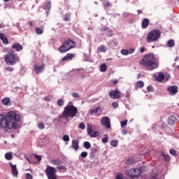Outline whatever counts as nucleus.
I'll return each mask as SVG.
<instances>
[{
	"instance_id": "42",
	"label": "nucleus",
	"mask_w": 179,
	"mask_h": 179,
	"mask_svg": "<svg viewBox=\"0 0 179 179\" xmlns=\"http://www.w3.org/2000/svg\"><path fill=\"white\" fill-rule=\"evenodd\" d=\"M130 96H131V90H127L125 94L126 99H129Z\"/></svg>"
},
{
	"instance_id": "22",
	"label": "nucleus",
	"mask_w": 179,
	"mask_h": 179,
	"mask_svg": "<svg viewBox=\"0 0 179 179\" xmlns=\"http://www.w3.org/2000/svg\"><path fill=\"white\" fill-rule=\"evenodd\" d=\"M156 80L158 82H163V80H164V74L159 73L156 78Z\"/></svg>"
},
{
	"instance_id": "54",
	"label": "nucleus",
	"mask_w": 179,
	"mask_h": 179,
	"mask_svg": "<svg viewBox=\"0 0 179 179\" xmlns=\"http://www.w3.org/2000/svg\"><path fill=\"white\" fill-rule=\"evenodd\" d=\"M151 177L152 179H156L157 178V173H152Z\"/></svg>"
},
{
	"instance_id": "64",
	"label": "nucleus",
	"mask_w": 179,
	"mask_h": 179,
	"mask_svg": "<svg viewBox=\"0 0 179 179\" xmlns=\"http://www.w3.org/2000/svg\"><path fill=\"white\" fill-rule=\"evenodd\" d=\"M106 6H111V3H110V1H108L106 3Z\"/></svg>"
},
{
	"instance_id": "26",
	"label": "nucleus",
	"mask_w": 179,
	"mask_h": 179,
	"mask_svg": "<svg viewBox=\"0 0 179 179\" xmlns=\"http://www.w3.org/2000/svg\"><path fill=\"white\" fill-rule=\"evenodd\" d=\"M36 33L38 35L43 34L44 33V29H43V28L37 27L36 29Z\"/></svg>"
},
{
	"instance_id": "44",
	"label": "nucleus",
	"mask_w": 179,
	"mask_h": 179,
	"mask_svg": "<svg viewBox=\"0 0 179 179\" xmlns=\"http://www.w3.org/2000/svg\"><path fill=\"white\" fill-rule=\"evenodd\" d=\"M81 157L85 158L87 157V152H83L80 154Z\"/></svg>"
},
{
	"instance_id": "14",
	"label": "nucleus",
	"mask_w": 179,
	"mask_h": 179,
	"mask_svg": "<svg viewBox=\"0 0 179 179\" xmlns=\"http://www.w3.org/2000/svg\"><path fill=\"white\" fill-rule=\"evenodd\" d=\"M73 149L76 152H78L79 150V141L73 140L71 143V145L70 146V149Z\"/></svg>"
},
{
	"instance_id": "34",
	"label": "nucleus",
	"mask_w": 179,
	"mask_h": 179,
	"mask_svg": "<svg viewBox=\"0 0 179 179\" xmlns=\"http://www.w3.org/2000/svg\"><path fill=\"white\" fill-rule=\"evenodd\" d=\"M110 145L113 146V148H117V146H118V141H112L110 142Z\"/></svg>"
},
{
	"instance_id": "51",
	"label": "nucleus",
	"mask_w": 179,
	"mask_h": 179,
	"mask_svg": "<svg viewBox=\"0 0 179 179\" xmlns=\"http://www.w3.org/2000/svg\"><path fill=\"white\" fill-rule=\"evenodd\" d=\"M102 142L103 143H107V142H108V137H105L102 138Z\"/></svg>"
},
{
	"instance_id": "47",
	"label": "nucleus",
	"mask_w": 179,
	"mask_h": 179,
	"mask_svg": "<svg viewBox=\"0 0 179 179\" xmlns=\"http://www.w3.org/2000/svg\"><path fill=\"white\" fill-rule=\"evenodd\" d=\"M164 160H166V162H169L170 161V156L164 155Z\"/></svg>"
},
{
	"instance_id": "7",
	"label": "nucleus",
	"mask_w": 179,
	"mask_h": 179,
	"mask_svg": "<svg viewBox=\"0 0 179 179\" xmlns=\"http://www.w3.org/2000/svg\"><path fill=\"white\" fill-rule=\"evenodd\" d=\"M142 171L139 169H131L128 170L126 172L127 176L131 177V178H136V177H139Z\"/></svg>"
},
{
	"instance_id": "61",
	"label": "nucleus",
	"mask_w": 179,
	"mask_h": 179,
	"mask_svg": "<svg viewBox=\"0 0 179 179\" xmlns=\"http://www.w3.org/2000/svg\"><path fill=\"white\" fill-rule=\"evenodd\" d=\"M108 36H113V30L109 31V32L107 34Z\"/></svg>"
},
{
	"instance_id": "46",
	"label": "nucleus",
	"mask_w": 179,
	"mask_h": 179,
	"mask_svg": "<svg viewBox=\"0 0 179 179\" xmlns=\"http://www.w3.org/2000/svg\"><path fill=\"white\" fill-rule=\"evenodd\" d=\"M147 90H148V92H155V89L151 85L147 87Z\"/></svg>"
},
{
	"instance_id": "41",
	"label": "nucleus",
	"mask_w": 179,
	"mask_h": 179,
	"mask_svg": "<svg viewBox=\"0 0 179 179\" xmlns=\"http://www.w3.org/2000/svg\"><path fill=\"white\" fill-rule=\"evenodd\" d=\"M78 128H80V129H85L86 128V125H85V123L81 122L80 123Z\"/></svg>"
},
{
	"instance_id": "13",
	"label": "nucleus",
	"mask_w": 179,
	"mask_h": 179,
	"mask_svg": "<svg viewBox=\"0 0 179 179\" xmlns=\"http://www.w3.org/2000/svg\"><path fill=\"white\" fill-rule=\"evenodd\" d=\"M168 124L169 125H176L177 124V117L176 115H171L168 117Z\"/></svg>"
},
{
	"instance_id": "20",
	"label": "nucleus",
	"mask_w": 179,
	"mask_h": 179,
	"mask_svg": "<svg viewBox=\"0 0 179 179\" xmlns=\"http://www.w3.org/2000/svg\"><path fill=\"white\" fill-rule=\"evenodd\" d=\"M73 58V54L68 53L66 56L62 58V61H69Z\"/></svg>"
},
{
	"instance_id": "37",
	"label": "nucleus",
	"mask_w": 179,
	"mask_h": 179,
	"mask_svg": "<svg viewBox=\"0 0 179 179\" xmlns=\"http://www.w3.org/2000/svg\"><path fill=\"white\" fill-rule=\"evenodd\" d=\"M38 127L39 128V129H44V128H45V125L44 124L43 122H40L38 124Z\"/></svg>"
},
{
	"instance_id": "32",
	"label": "nucleus",
	"mask_w": 179,
	"mask_h": 179,
	"mask_svg": "<svg viewBox=\"0 0 179 179\" xmlns=\"http://www.w3.org/2000/svg\"><path fill=\"white\" fill-rule=\"evenodd\" d=\"M64 104H65V101H64V99H59L57 101V105L59 107H62L64 106Z\"/></svg>"
},
{
	"instance_id": "36",
	"label": "nucleus",
	"mask_w": 179,
	"mask_h": 179,
	"mask_svg": "<svg viewBox=\"0 0 179 179\" xmlns=\"http://www.w3.org/2000/svg\"><path fill=\"white\" fill-rule=\"evenodd\" d=\"M127 124H128V120L122 121L120 122V125L122 128H124V127H127Z\"/></svg>"
},
{
	"instance_id": "12",
	"label": "nucleus",
	"mask_w": 179,
	"mask_h": 179,
	"mask_svg": "<svg viewBox=\"0 0 179 179\" xmlns=\"http://www.w3.org/2000/svg\"><path fill=\"white\" fill-rule=\"evenodd\" d=\"M167 92H169L170 96H175V94H177L178 93V87L173 85V86H169L167 88Z\"/></svg>"
},
{
	"instance_id": "27",
	"label": "nucleus",
	"mask_w": 179,
	"mask_h": 179,
	"mask_svg": "<svg viewBox=\"0 0 179 179\" xmlns=\"http://www.w3.org/2000/svg\"><path fill=\"white\" fill-rule=\"evenodd\" d=\"M51 163H52L55 166H59V164H61L62 162L59 159H52L51 161Z\"/></svg>"
},
{
	"instance_id": "25",
	"label": "nucleus",
	"mask_w": 179,
	"mask_h": 179,
	"mask_svg": "<svg viewBox=\"0 0 179 179\" xmlns=\"http://www.w3.org/2000/svg\"><path fill=\"white\" fill-rule=\"evenodd\" d=\"M98 50L100 52H106L107 51V47L102 45L98 48Z\"/></svg>"
},
{
	"instance_id": "35",
	"label": "nucleus",
	"mask_w": 179,
	"mask_h": 179,
	"mask_svg": "<svg viewBox=\"0 0 179 179\" xmlns=\"http://www.w3.org/2000/svg\"><path fill=\"white\" fill-rule=\"evenodd\" d=\"M115 179H124V175L122 173H118L116 175Z\"/></svg>"
},
{
	"instance_id": "5",
	"label": "nucleus",
	"mask_w": 179,
	"mask_h": 179,
	"mask_svg": "<svg viewBox=\"0 0 179 179\" xmlns=\"http://www.w3.org/2000/svg\"><path fill=\"white\" fill-rule=\"evenodd\" d=\"M162 32L159 29H155L151 31L147 36V43H153L154 41H157L160 38Z\"/></svg>"
},
{
	"instance_id": "53",
	"label": "nucleus",
	"mask_w": 179,
	"mask_h": 179,
	"mask_svg": "<svg viewBox=\"0 0 179 179\" xmlns=\"http://www.w3.org/2000/svg\"><path fill=\"white\" fill-rule=\"evenodd\" d=\"M35 157L38 160V162H41V156L38 155H35Z\"/></svg>"
},
{
	"instance_id": "31",
	"label": "nucleus",
	"mask_w": 179,
	"mask_h": 179,
	"mask_svg": "<svg viewBox=\"0 0 179 179\" xmlns=\"http://www.w3.org/2000/svg\"><path fill=\"white\" fill-rule=\"evenodd\" d=\"M91 146H92V144H90V142L89 141L84 142V148H85V149H90Z\"/></svg>"
},
{
	"instance_id": "56",
	"label": "nucleus",
	"mask_w": 179,
	"mask_h": 179,
	"mask_svg": "<svg viewBox=\"0 0 179 179\" xmlns=\"http://www.w3.org/2000/svg\"><path fill=\"white\" fill-rule=\"evenodd\" d=\"M145 47H142L140 50V54H143V52H145Z\"/></svg>"
},
{
	"instance_id": "10",
	"label": "nucleus",
	"mask_w": 179,
	"mask_h": 179,
	"mask_svg": "<svg viewBox=\"0 0 179 179\" xmlns=\"http://www.w3.org/2000/svg\"><path fill=\"white\" fill-rule=\"evenodd\" d=\"M45 173L48 178L56 176L57 169L52 166H48L45 169Z\"/></svg>"
},
{
	"instance_id": "63",
	"label": "nucleus",
	"mask_w": 179,
	"mask_h": 179,
	"mask_svg": "<svg viewBox=\"0 0 179 179\" xmlns=\"http://www.w3.org/2000/svg\"><path fill=\"white\" fill-rule=\"evenodd\" d=\"M48 179H57V176H50L48 178Z\"/></svg>"
},
{
	"instance_id": "15",
	"label": "nucleus",
	"mask_w": 179,
	"mask_h": 179,
	"mask_svg": "<svg viewBox=\"0 0 179 179\" xmlns=\"http://www.w3.org/2000/svg\"><path fill=\"white\" fill-rule=\"evenodd\" d=\"M10 166L11 167V173L13 177H17L19 171H17V167L16 165H13L12 163H10Z\"/></svg>"
},
{
	"instance_id": "58",
	"label": "nucleus",
	"mask_w": 179,
	"mask_h": 179,
	"mask_svg": "<svg viewBox=\"0 0 179 179\" xmlns=\"http://www.w3.org/2000/svg\"><path fill=\"white\" fill-rule=\"evenodd\" d=\"M65 22H69V15H66L64 17Z\"/></svg>"
},
{
	"instance_id": "19",
	"label": "nucleus",
	"mask_w": 179,
	"mask_h": 179,
	"mask_svg": "<svg viewBox=\"0 0 179 179\" xmlns=\"http://www.w3.org/2000/svg\"><path fill=\"white\" fill-rule=\"evenodd\" d=\"M1 103L3 106H9L10 104V99L9 97L3 98Z\"/></svg>"
},
{
	"instance_id": "18",
	"label": "nucleus",
	"mask_w": 179,
	"mask_h": 179,
	"mask_svg": "<svg viewBox=\"0 0 179 179\" xmlns=\"http://www.w3.org/2000/svg\"><path fill=\"white\" fill-rule=\"evenodd\" d=\"M12 48H14V50L16 51H20L23 50V46L17 43H15L12 45Z\"/></svg>"
},
{
	"instance_id": "21",
	"label": "nucleus",
	"mask_w": 179,
	"mask_h": 179,
	"mask_svg": "<svg viewBox=\"0 0 179 179\" xmlns=\"http://www.w3.org/2000/svg\"><path fill=\"white\" fill-rule=\"evenodd\" d=\"M166 45L167 47H169V48H173V47H174L176 45V42L174 41L173 39H170L167 41L166 43Z\"/></svg>"
},
{
	"instance_id": "50",
	"label": "nucleus",
	"mask_w": 179,
	"mask_h": 179,
	"mask_svg": "<svg viewBox=\"0 0 179 179\" xmlns=\"http://www.w3.org/2000/svg\"><path fill=\"white\" fill-rule=\"evenodd\" d=\"M26 179H33V176L30 173H27Z\"/></svg>"
},
{
	"instance_id": "43",
	"label": "nucleus",
	"mask_w": 179,
	"mask_h": 179,
	"mask_svg": "<svg viewBox=\"0 0 179 179\" xmlns=\"http://www.w3.org/2000/svg\"><path fill=\"white\" fill-rule=\"evenodd\" d=\"M170 154L172 155V156H176L177 155V151L174 149H171L170 150Z\"/></svg>"
},
{
	"instance_id": "16",
	"label": "nucleus",
	"mask_w": 179,
	"mask_h": 179,
	"mask_svg": "<svg viewBox=\"0 0 179 179\" xmlns=\"http://www.w3.org/2000/svg\"><path fill=\"white\" fill-rule=\"evenodd\" d=\"M0 40H1L3 44H9L8 38H6V36L3 33H0Z\"/></svg>"
},
{
	"instance_id": "49",
	"label": "nucleus",
	"mask_w": 179,
	"mask_h": 179,
	"mask_svg": "<svg viewBox=\"0 0 179 179\" xmlns=\"http://www.w3.org/2000/svg\"><path fill=\"white\" fill-rule=\"evenodd\" d=\"M134 52H135V48H131L130 50H128V53L129 54H134Z\"/></svg>"
},
{
	"instance_id": "60",
	"label": "nucleus",
	"mask_w": 179,
	"mask_h": 179,
	"mask_svg": "<svg viewBox=\"0 0 179 179\" xmlns=\"http://www.w3.org/2000/svg\"><path fill=\"white\" fill-rule=\"evenodd\" d=\"M58 170H65V167L62 166H59L57 167Z\"/></svg>"
},
{
	"instance_id": "1",
	"label": "nucleus",
	"mask_w": 179,
	"mask_h": 179,
	"mask_svg": "<svg viewBox=\"0 0 179 179\" xmlns=\"http://www.w3.org/2000/svg\"><path fill=\"white\" fill-rule=\"evenodd\" d=\"M19 121L20 116L13 111L8 112L7 115H0V129L3 132H8L9 129H17Z\"/></svg>"
},
{
	"instance_id": "24",
	"label": "nucleus",
	"mask_w": 179,
	"mask_h": 179,
	"mask_svg": "<svg viewBox=\"0 0 179 179\" xmlns=\"http://www.w3.org/2000/svg\"><path fill=\"white\" fill-rule=\"evenodd\" d=\"M145 86V83L143 81L139 80L137 83H136V88H142Z\"/></svg>"
},
{
	"instance_id": "3",
	"label": "nucleus",
	"mask_w": 179,
	"mask_h": 179,
	"mask_svg": "<svg viewBox=\"0 0 179 179\" xmlns=\"http://www.w3.org/2000/svg\"><path fill=\"white\" fill-rule=\"evenodd\" d=\"M77 114L78 108H76V106H73V103L72 102H69L68 105L64 108L62 114L59 116L58 119L68 121L69 117L73 118L74 117H76Z\"/></svg>"
},
{
	"instance_id": "4",
	"label": "nucleus",
	"mask_w": 179,
	"mask_h": 179,
	"mask_svg": "<svg viewBox=\"0 0 179 179\" xmlns=\"http://www.w3.org/2000/svg\"><path fill=\"white\" fill-rule=\"evenodd\" d=\"M75 47H76L75 41L69 39L64 42L62 46L59 48V51L62 53L66 52L69 51V50H71V48H75Z\"/></svg>"
},
{
	"instance_id": "57",
	"label": "nucleus",
	"mask_w": 179,
	"mask_h": 179,
	"mask_svg": "<svg viewBox=\"0 0 179 179\" xmlns=\"http://www.w3.org/2000/svg\"><path fill=\"white\" fill-rule=\"evenodd\" d=\"M123 16H124V17H128L129 16V13L124 12L123 13Z\"/></svg>"
},
{
	"instance_id": "9",
	"label": "nucleus",
	"mask_w": 179,
	"mask_h": 179,
	"mask_svg": "<svg viewBox=\"0 0 179 179\" xmlns=\"http://www.w3.org/2000/svg\"><path fill=\"white\" fill-rule=\"evenodd\" d=\"M87 134L90 138H97V136L99 135V131H93V127H92V124H87Z\"/></svg>"
},
{
	"instance_id": "6",
	"label": "nucleus",
	"mask_w": 179,
	"mask_h": 179,
	"mask_svg": "<svg viewBox=\"0 0 179 179\" xmlns=\"http://www.w3.org/2000/svg\"><path fill=\"white\" fill-rule=\"evenodd\" d=\"M4 60L6 64L15 65V64L19 61V57L13 52H8L4 56Z\"/></svg>"
},
{
	"instance_id": "28",
	"label": "nucleus",
	"mask_w": 179,
	"mask_h": 179,
	"mask_svg": "<svg viewBox=\"0 0 179 179\" xmlns=\"http://www.w3.org/2000/svg\"><path fill=\"white\" fill-rule=\"evenodd\" d=\"M100 110L99 107H96L94 109H91L90 110V114H97V113H99V110Z\"/></svg>"
},
{
	"instance_id": "38",
	"label": "nucleus",
	"mask_w": 179,
	"mask_h": 179,
	"mask_svg": "<svg viewBox=\"0 0 179 179\" xmlns=\"http://www.w3.org/2000/svg\"><path fill=\"white\" fill-rule=\"evenodd\" d=\"M120 54H122V55H128L129 53H128V50H124L122 49L121 51H120Z\"/></svg>"
},
{
	"instance_id": "52",
	"label": "nucleus",
	"mask_w": 179,
	"mask_h": 179,
	"mask_svg": "<svg viewBox=\"0 0 179 179\" xmlns=\"http://www.w3.org/2000/svg\"><path fill=\"white\" fill-rule=\"evenodd\" d=\"M6 71H8V72H12V71H13V68L10 66H7L6 67Z\"/></svg>"
},
{
	"instance_id": "17",
	"label": "nucleus",
	"mask_w": 179,
	"mask_h": 179,
	"mask_svg": "<svg viewBox=\"0 0 179 179\" xmlns=\"http://www.w3.org/2000/svg\"><path fill=\"white\" fill-rule=\"evenodd\" d=\"M34 69L36 73H41L44 71V65L34 66Z\"/></svg>"
},
{
	"instance_id": "8",
	"label": "nucleus",
	"mask_w": 179,
	"mask_h": 179,
	"mask_svg": "<svg viewBox=\"0 0 179 179\" xmlns=\"http://www.w3.org/2000/svg\"><path fill=\"white\" fill-rule=\"evenodd\" d=\"M101 125L105 127L106 129H111V120H110V117L105 116L101 118Z\"/></svg>"
},
{
	"instance_id": "2",
	"label": "nucleus",
	"mask_w": 179,
	"mask_h": 179,
	"mask_svg": "<svg viewBox=\"0 0 179 179\" xmlns=\"http://www.w3.org/2000/svg\"><path fill=\"white\" fill-rule=\"evenodd\" d=\"M140 64L145 66L147 71H153L159 68V62L156 60L153 53L145 55L144 59L140 61Z\"/></svg>"
},
{
	"instance_id": "62",
	"label": "nucleus",
	"mask_w": 179,
	"mask_h": 179,
	"mask_svg": "<svg viewBox=\"0 0 179 179\" xmlns=\"http://www.w3.org/2000/svg\"><path fill=\"white\" fill-rule=\"evenodd\" d=\"M112 82H113V85H117L118 80H113Z\"/></svg>"
},
{
	"instance_id": "40",
	"label": "nucleus",
	"mask_w": 179,
	"mask_h": 179,
	"mask_svg": "<svg viewBox=\"0 0 179 179\" xmlns=\"http://www.w3.org/2000/svg\"><path fill=\"white\" fill-rule=\"evenodd\" d=\"M69 136H68V135H64V136H63V141H64V142H69Z\"/></svg>"
},
{
	"instance_id": "30",
	"label": "nucleus",
	"mask_w": 179,
	"mask_h": 179,
	"mask_svg": "<svg viewBox=\"0 0 179 179\" xmlns=\"http://www.w3.org/2000/svg\"><path fill=\"white\" fill-rule=\"evenodd\" d=\"M101 72H106L107 71V65L102 64L100 67Z\"/></svg>"
},
{
	"instance_id": "45",
	"label": "nucleus",
	"mask_w": 179,
	"mask_h": 179,
	"mask_svg": "<svg viewBox=\"0 0 179 179\" xmlns=\"http://www.w3.org/2000/svg\"><path fill=\"white\" fill-rule=\"evenodd\" d=\"M71 96H72L73 97H74L75 99L79 98V94H78V93H76V92L72 93V94H71Z\"/></svg>"
},
{
	"instance_id": "48",
	"label": "nucleus",
	"mask_w": 179,
	"mask_h": 179,
	"mask_svg": "<svg viewBox=\"0 0 179 179\" xmlns=\"http://www.w3.org/2000/svg\"><path fill=\"white\" fill-rule=\"evenodd\" d=\"M112 106L114 108H118V102H113L112 103Z\"/></svg>"
},
{
	"instance_id": "39",
	"label": "nucleus",
	"mask_w": 179,
	"mask_h": 179,
	"mask_svg": "<svg viewBox=\"0 0 179 179\" xmlns=\"http://www.w3.org/2000/svg\"><path fill=\"white\" fill-rule=\"evenodd\" d=\"M133 163H134V160L132 159H128L125 162V164H127V165L132 164Z\"/></svg>"
},
{
	"instance_id": "33",
	"label": "nucleus",
	"mask_w": 179,
	"mask_h": 179,
	"mask_svg": "<svg viewBox=\"0 0 179 179\" xmlns=\"http://www.w3.org/2000/svg\"><path fill=\"white\" fill-rule=\"evenodd\" d=\"M44 9L45 10H50L51 9V2L50 1H48L45 6L44 7Z\"/></svg>"
},
{
	"instance_id": "11",
	"label": "nucleus",
	"mask_w": 179,
	"mask_h": 179,
	"mask_svg": "<svg viewBox=\"0 0 179 179\" xmlns=\"http://www.w3.org/2000/svg\"><path fill=\"white\" fill-rule=\"evenodd\" d=\"M108 96L110 97V99L116 100L117 99L121 97V92L120 91H117V90H115L114 91L110 92L108 93Z\"/></svg>"
},
{
	"instance_id": "29",
	"label": "nucleus",
	"mask_w": 179,
	"mask_h": 179,
	"mask_svg": "<svg viewBox=\"0 0 179 179\" xmlns=\"http://www.w3.org/2000/svg\"><path fill=\"white\" fill-rule=\"evenodd\" d=\"M12 157V152H7L5 154V159H6V160H11Z\"/></svg>"
},
{
	"instance_id": "55",
	"label": "nucleus",
	"mask_w": 179,
	"mask_h": 179,
	"mask_svg": "<svg viewBox=\"0 0 179 179\" xmlns=\"http://www.w3.org/2000/svg\"><path fill=\"white\" fill-rule=\"evenodd\" d=\"M122 135H127L128 134V131L125 130V129H122Z\"/></svg>"
},
{
	"instance_id": "23",
	"label": "nucleus",
	"mask_w": 179,
	"mask_h": 179,
	"mask_svg": "<svg viewBox=\"0 0 179 179\" xmlns=\"http://www.w3.org/2000/svg\"><path fill=\"white\" fill-rule=\"evenodd\" d=\"M148 26H149V19L145 18L142 22V27L143 29H146Z\"/></svg>"
},
{
	"instance_id": "59",
	"label": "nucleus",
	"mask_w": 179,
	"mask_h": 179,
	"mask_svg": "<svg viewBox=\"0 0 179 179\" xmlns=\"http://www.w3.org/2000/svg\"><path fill=\"white\" fill-rule=\"evenodd\" d=\"M91 150L92 153H96V152H97V148H91Z\"/></svg>"
}]
</instances>
